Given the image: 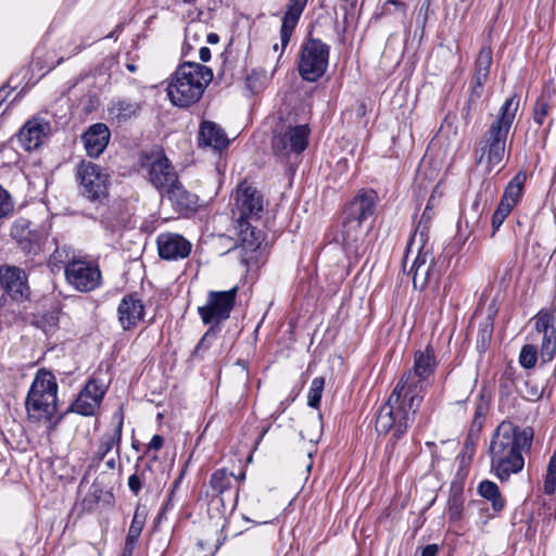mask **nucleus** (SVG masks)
Wrapping results in <instances>:
<instances>
[{"mask_svg": "<svg viewBox=\"0 0 556 556\" xmlns=\"http://www.w3.org/2000/svg\"><path fill=\"white\" fill-rule=\"evenodd\" d=\"M117 29L111 31L108 36H105L106 38H113L115 37V34H116Z\"/></svg>", "mask_w": 556, "mask_h": 556, "instance_id": "0e129e2a", "label": "nucleus"}, {"mask_svg": "<svg viewBox=\"0 0 556 556\" xmlns=\"http://www.w3.org/2000/svg\"><path fill=\"white\" fill-rule=\"evenodd\" d=\"M309 128L307 125L290 127L286 132L278 134L273 139V149L276 153H301L307 147Z\"/></svg>", "mask_w": 556, "mask_h": 556, "instance_id": "6ab92c4d", "label": "nucleus"}, {"mask_svg": "<svg viewBox=\"0 0 556 556\" xmlns=\"http://www.w3.org/2000/svg\"><path fill=\"white\" fill-rule=\"evenodd\" d=\"M511 211L513 210L510 207L500 202L498 206L496 207L492 216L493 235L500 229V227L502 226V224L504 223V220Z\"/></svg>", "mask_w": 556, "mask_h": 556, "instance_id": "8fccbe9b", "label": "nucleus"}, {"mask_svg": "<svg viewBox=\"0 0 556 556\" xmlns=\"http://www.w3.org/2000/svg\"><path fill=\"white\" fill-rule=\"evenodd\" d=\"M159 255L166 261H177L189 256L192 244L178 233H161L156 239Z\"/></svg>", "mask_w": 556, "mask_h": 556, "instance_id": "412c9836", "label": "nucleus"}, {"mask_svg": "<svg viewBox=\"0 0 556 556\" xmlns=\"http://www.w3.org/2000/svg\"><path fill=\"white\" fill-rule=\"evenodd\" d=\"M64 58H61L59 61H58V64H61L63 62Z\"/></svg>", "mask_w": 556, "mask_h": 556, "instance_id": "774afa93", "label": "nucleus"}, {"mask_svg": "<svg viewBox=\"0 0 556 556\" xmlns=\"http://www.w3.org/2000/svg\"><path fill=\"white\" fill-rule=\"evenodd\" d=\"M236 210L239 214L237 222H258L264 212L263 194L252 185L242 181L236 191Z\"/></svg>", "mask_w": 556, "mask_h": 556, "instance_id": "4468645a", "label": "nucleus"}, {"mask_svg": "<svg viewBox=\"0 0 556 556\" xmlns=\"http://www.w3.org/2000/svg\"><path fill=\"white\" fill-rule=\"evenodd\" d=\"M520 97L513 94L501 105L496 118L482 136L477 154L478 162L485 163L488 172L498 165L505 154L506 139L519 109Z\"/></svg>", "mask_w": 556, "mask_h": 556, "instance_id": "f03ea898", "label": "nucleus"}, {"mask_svg": "<svg viewBox=\"0 0 556 556\" xmlns=\"http://www.w3.org/2000/svg\"><path fill=\"white\" fill-rule=\"evenodd\" d=\"M58 382L52 371L40 368L30 384L25 399L28 419L51 421L58 410Z\"/></svg>", "mask_w": 556, "mask_h": 556, "instance_id": "39448f33", "label": "nucleus"}, {"mask_svg": "<svg viewBox=\"0 0 556 556\" xmlns=\"http://www.w3.org/2000/svg\"><path fill=\"white\" fill-rule=\"evenodd\" d=\"M464 503L463 486L460 484H452L446 507V515L451 521H459L463 518Z\"/></svg>", "mask_w": 556, "mask_h": 556, "instance_id": "2f4dec72", "label": "nucleus"}, {"mask_svg": "<svg viewBox=\"0 0 556 556\" xmlns=\"http://www.w3.org/2000/svg\"><path fill=\"white\" fill-rule=\"evenodd\" d=\"M147 511L144 507L138 506L135 510L127 538L138 540L146 523Z\"/></svg>", "mask_w": 556, "mask_h": 556, "instance_id": "ea45409f", "label": "nucleus"}, {"mask_svg": "<svg viewBox=\"0 0 556 556\" xmlns=\"http://www.w3.org/2000/svg\"><path fill=\"white\" fill-rule=\"evenodd\" d=\"M144 477V471L140 475L134 473L128 478V488L135 494L138 495L142 488V478Z\"/></svg>", "mask_w": 556, "mask_h": 556, "instance_id": "3c124183", "label": "nucleus"}, {"mask_svg": "<svg viewBox=\"0 0 556 556\" xmlns=\"http://www.w3.org/2000/svg\"><path fill=\"white\" fill-rule=\"evenodd\" d=\"M378 202V194L372 189H361L346 204L344 217L363 223L374 216Z\"/></svg>", "mask_w": 556, "mask_h": 556, "instance_id": "a211bd4d", "label": "nucleus"}, {"mask_svg": "<svg viewBox=\"0 0 556 556\" xmlns=\"http://www.w3.org/2000/svg\"><path fill=\"white\" fill-rule=\"evenodd\" d=\"M117 315L124 330L134 329L143 319L144 305L137 295H125L118 304Z\"/></svg>", "mask_w": 556, "mask_h": 556, "instance_id": "5701e85b", "label": "nucleus"}, {"mask_svg": "<svg viewBox=\"0 0 556 556\" xmlns=\"http://www.w3.org/2000/svg\"><path fill=\"white\" fill-rule=\"evenodd\" d=\"M478 493L489 501L492 505V509L496 513L502 511L505 506V501L502 497L498 486L495 482L490 480H483L478 485Z\"/></svg>", "mask_w": 556, "mask_h": 556, "instance_id": "f704fd0d", "label": "nucleus"}, {"mask_svg": "<svg viewBox=\"0 0 556 556\" xmlns=\"http://www.w3.org/2000/svg\"><path fill=\"white\" fill-rule=\"evenodd\" d=\"M10 235L26 254L37 252L38 233L31 229L29 219L25 217L16 218L11 226Z\"/></svg>", "mask_w": 556, "mask_h": 556, "instance_id": "a878e982", "label": "nucleus"}, {"mask_svg": "<svg viewBox=\"0 0 556 556\" xmlns=\"http://www.w3.org/2000/svg\"><path fill=\"white\" fill-rule=\"evenodd\" d=\"M392 14H395L400 20H404L406 16V4L400 0H388L382 5L380 15L387 16Z\"/></svg>", "mask_w": 556, "mask_h": 556, "instance_id": "a18cd8bd", "label": "nucleus"}, {"mask_svg": "<svg viewBox=\"0 0 556 556\" xmlns=\"http://www.w3.org/2000/svg\"><path fill=\"white\" fill-rule=\"evenodd\" d=\"M199 146L223 151L229 146V139L219 125L211 121H204L199 128Z\"/></svg>", "mask_w": 556, "mask_h": 556, "instance_id": "bb28decb", "label": "nucleus"}, {"mask_svg": "<svg viewBox=\"0 0 556 556\" xmlns=\"http://www.w3.org/2000/svg\"><path fill=\"white\" fill-rule=\"evenodd\" d=\"M219 329L215 327H210L207 331L204 333L200 342L197 344L192 352V356L197 358H203V352L208 350L212 341L216 338V333Z\"/></svg>", "mask_w": 556, "mask_h": 556, "instance_id": "49530a36", "label": "nucleus"}, {"mask_svg": "<svg viewBox=\"0 0 556 556\" xmlns=\"http://www.w3.org/2000/svg\"><path fill=\"white\" fill-rule=\"evenodd\" d=\"M14 212V201L11 194L0 186V218L9 217Z\"/></svg>", "mask_w": 556, "mask_h": 556, "instance_id": "de8ad7c7", "label": "nucleus"}, {"mask_svg": "<svg viewBox=\"0 0 556 556\" xmlns=\"http://www.w3.org/2000/svg\"><path fill=\"white\" fill-rule=\"evenodd\" d=\"M492 338V326L490 324L480 325L477 337V349L484 352Z\"/></svg>", "mask_w": 556, "mask_h": 556, "instance_id": "09e8293b", "label": "nucleus"}, {"mask_svg": "<svg viewBox=\"0 0 556 556\" xmlns=\"http://www.w3.org/2000/svg\"><path fill=\"white\" fill-rule=\"evenodd\" d=\"M123 434V415L121 414L117 418L115 427L102 434L100 443L96 453V458L100 462L115 448V455L118 458L121 453V443Z\"/></svg>", "mask_w": 556, "mask_h": 556, "instance_id": "c85d7f7f", "label": "nucleus"}, {"mask_svg": "<svg viewBox=\"0 0 556 556\" xmlns=\"http://www.w3.org/2000/svg\"><path fill=\"white\" fill-rule=\"evenodd\" d=\"M105 392L106 386L104 382L97 377H91L66 412L77 413L83 416H92L100 407Z\"/></svg>", "mask_w": 556, "mask_h": 556, "instance_id": "f3484780", "label": "nucleus"}, {"mask_svg": "<svg viewBox=\"0 0 556 556\" xmlns=\"http://www.w3.org/2000/svg\"><path fill=\"white\" fill-rule=\"evenodd\" d=\"M492 65V49L489 46H484L480 49L478 56L475 62L473 78L488 80L490 68Z\"/></svg>", "mask_w": 556, "mask_h": 556, "instance_id": "e433bc0d", "label": "nucleus"}, {"mask_svg": "<svg viewBox=\"0 0 556 556\" xmlns=\"http://www.w3.org/2000/svg\"><path fill=\"white\" fill-rule=\"evenodd\" d=\"M99 496L98 495H93V500H92V503L97 504L99 502Z\"/></svg>", "mask_w": 556, "mask_h": 556, "instance_id": "69168bd1", "label": "nucleus"}, {"mask_svg": "<svg viewBox=\"0 0 556 556\" xmlns=\"http://www.w3.org/2000/svg\"><path fill=\"white\" fill-rule=\"evenodd\" d=\"M433 197L428 200V203L421 214V217L416 226V229L410 238L414 243H426L429 240V229L433 217Z\"/></svg>", "mask_w": 556, "mask_h": 556, "instance_id": "473e14b6", "label": "nucleus"}, {"mask_svg": "<svg viewBox=\"0 0 556 556\" xmlns=\"http://www.w3.org/2000/svg\"><path fill=\"white\" fill-rule=\"evenodd\" d=\"M538 362V349L533 344H526L519 353V364L525 369H531Z\"/></svg>", "mask_w": 556, "mask_h": 556, "instance_id": "37998d69", "label": "nucleus"}, {"mask_svg": "<svg viewBox=\"0 0 556 556\" xmlns=\"http://www.w3.org/2000/svg\"><path fill=\"white\" fill-rule=\"evenodd\" d=\"M212 79L210 67L197 62H185L176 70L167 87L168 98L174 105L187 108L200 100Z\"/></svg>", "mask_w": 556, "mask_h": 556, "instance_id": "20e7f679", "label": "nucleus"}, {"mask_svg": "<svg viewBox=\"0 0 556 556\" xmlns=\"http://www.w3.org/2000/svg\"><path fill=\"white\" fill-rule=\"evenodd\" d=\"M199 58L202 62H207L210 61L211 59V50L205 47V46H202L200 49H199Z\"/></svg>", "mask_w": 556, "mask_h": 556, "instance_id": "6e6d98bb", "label": "nucleus"}, {"mask_svg": "<svg viewBox=\"0 0 556 556\" xmlns=\"http://www.w3.org/2000/svg\"><path fill=\"white\" fill-rule=\"evenodd\" d=\"M163 443H164L163 437L160 435V434H154L152 437L150 443L147 446V452L146 453H148L151 450H154V451L161 450V447L163 446Z\"/></svg>", "mask_w": 556, "mask_h": 556, "instance_id": "864d4df0", "label": "nucleus"}, {"mask_svg": "<svg viewBox=\"0 0 556 556\" xmlns=\"http://www.w3.org/2000/svg\"><path fill=\"white\" fill-rule=\"evenodd\" d=\"M553 92L549 88H544L541 96L536 99L533 108V121L542 126L549 114L552 108Z\"/></svg>", "mask_w": 556, "mask_h": 556, "instance_id": "c9c22d12", "label": "nucleus"}, {"mask_svg": "<svg viewBox=\"0 0 556 556\" xmlns=\"http://www.w3.org/2000/svg\"><path fill=\"white\" fill-rule=\"evenodd\" d=\"M105 465H106V467L109 469L114 470L116 468V465H117L116 458L112 457V458L108 459Z\"/></svg>", "mask_w": 556, "mask_h": 556, "instance_id": "bf43d9fd", "label": "nucleus"}, {"mask_svg": "<svg viewBox=\"0 0 556 556\" xmlns=\"http://www.w3.org/2000/svg\"><path fill=\"white\" fill-rule=\"evenodd\" d=\"M237 365L240 366L242 368V371H244L247 374L248 368H247V364L244 361L238 359Z\"/></svg>", "mask_w": 556, "mask_h": 556, "instance_id": "052dcab7", "label": "nucleus"}, {"mask_svg": "<svg viewBox=\"0 0 556 556\" xmlns=\"http://www.w3.org/2000/svg\"><path fill=\"white\" fill-rule=\"evenodd\" d=\"M140 170L161 193L178 180L174 166L161 150L142 153L140 155Z\"/></svg>", "mask_w": 556, "mask_h": 556, "instance_id": "1a4fd4ad", "label": "nucleus"}, {"mask_svg": "<svg viewBox=\"0 0 556 556\" xmlns=\"http://www.w3.org/2000/svg\"><path fill=\"white\" fill-rule=\"evenodd\" d=\"M486 80L473 78L471 80L470 93L465 106L466 110V118L470 116L471 112L477 111L480 100L484 92V84Z\"/></svg>", "mask_w": 556, "mask_h": 556, "instance_id": "58836bf2", "label": "nucleus"}, {"mask_svg": "<svg viewBox=\"0 0 556 556\" xmlns=\"http://www.w3.org/2000/svg\"><path fill=\"white\" fill-rule=\"evenodd\" d=\"M325 386V379L323 377H316L313 379L308 395H307V404L313 407L317 408L320 404L323 390Z\"/></svg>", "mask_w": 556, "mask_h": 556, "instance_id": "c03bdc74", "label": "nucleus"}, {"mask_svg": "<svg viewBox=\"0 0 556 556\" xmlns=\"http://www.w3.org/2000/svg\"><path fill=\"white\" fill-rule=\"evenodd\" d=\"M535 319V331L542 336L540 356L544 364L551 363L556 356V306L548 311H540Z\"/></svg>", "mask_w": 556, "mask_h": 556, "instance_id": "2eb2a0df", "label": "nucleus"}, {"mask_svg": "<svg viewBox=\"0 0 556 556\" xmlns=\"http://www.w3.org/2000/svg\"><path fill=\"white\" fill-rule=\"evenodd\" d=\"M421 403L395 386L387 402L377 412L375 428L378 434L391 433L395 441L401 439L414 422Z\"/></svg>", "mask_w": 556, "mask_h": 556, "instance_id": "7ed1b4c3", "label": "nucleus"}, {"mask_svg": "<svg viewBox=\"0 0 556 556\" xmlns=\"http://www.w3.org/2000/svg\"><path fill=\"white\" fill-rule=\"evenodd\" d=\"M59 325V313L48 312L36 320V326L40 328L46 334H52L58 329Z\"/></svg>", "mask_w": 556, "mask_h": 556, "instance_id": "a19ab883", "label": "nucleus"}, {"mask_svg": "<svg viewBox=\"0 0 556 556\" xmlns=\"http://www.w3.org/2000/svg\"><path fill=\"white\" fill-rule=\"evenodd\" d=\"M110 137L111 132L105 124L97 123L89 126L81 136L88 156L99 157L106 149Z\"/></svg>", "mask_w": 556, "mask_h": 556, "instance_id": "b1692460", "label": "nucleus"}, {"mask_svg": "<svg viewBox=\"0 0 556 556\" xmlns=\"http://www.w3.org/2000/svg\"><path fill=\"white\" fill-rule=\"evenodd\" d=\"M307 0H290L280 27L281 52L290 42L291 35L306 7Z\"/></svg>", "mask_w": 556, "mask_h": 556, "instance_id": "cd10ccee", "label": "nucleus"}, {"mask_svg": "<svg viewBox=\"0 0 556 556\" xmlns=\"http://www.w3.org/2000/svg\"><path fill=\"white\" fill-rule=\"evenodd\" d=\"M206 35V27L201 22H190L185 28V42L182 46V55H188L194 47L202 42Z\"/></svg>", "mask_w": 556, "mask_h": 556, "instance_id": "72a5a7b5", "label": "nucleus"}, {"mask_svg": "<svg viewBox=\"0 0 556 556\" xmlns=\"http://www.w3.org/2000/svg\"><path fill=\"white\" fill-rule=\"evenodd\" d=\"M237 292L236 287L227 291H210L206 303L198 308L203 324L219 329V325L230 316Z\"/></svg>", "mask_w": 556, "mask_h": 556, "instance_id": "9b49d317", "label": "nucleus"}, {"mask_svg": "<svg viewBox=\"0 0 556 556\" xmlns=\"http://www.w3.org/2000/svg\"><path fill=\"white\" fill-rule=\"evenodd\" d=\"M415 251L416 256L409 270V274L413 276L414 288L419 290H424L427 287L437 288L443 273L434 260L432 247L429 245L428 241L421 244L409 240L405 258Z\"/></svg>", "mask_w": 556, "mask_h": 556, "instance_id": "0eeeda50", "label": "nucleus"}, {"mask_svg": "<svg viewBox=\"0 0 556 556\" xmlns=\"http://www.w3.org/2000/svg\"><path fill=\"white\" fill-rule=\"evenodd\" d=\"M0 286L15 303H23L30 298L26 271L14 265L0 266Z\"/></svg>", "mask_w": 556, "mask_h": 556, "instance_id": "dca6fc26", "label": "nucleus"}, {"mask_svg": "<svg viewBox=\"0 0 556 556\" xmlns=\"http://www.w3.org/2000/svg\"><path fill=\"white\" fill-rule=\"evenodd\" d=\"M50 123L43 118L34 117L25 123L17 134L21 147L26 151L39 148L50 134Z\"/></svg>", "mask_w": 556, "mask_h": 556, "instance_id": "4be33fe9", "label": "nucleus"}, {"mask_svg": "<svg viewBox=\"0 0 556 556\" xmlns=\"http://www.w3.org/2000/svg\"><path fill=\"white\" fill-rule=\"evenodd\" d=\"M531 427L519 428L510 421H502L495 429L489 454L491 471L502 482L523 469V453L529 452L533 441Z\"/></svg>", "mask_w": 556, "mask_h": 556, "instance_id": "f257e3e1", "label": "nucleus"}, {"mask_svg": "<svg viewBox=\"0 0 556 556\" xmlns=\"http://www.w3.org/2000/svg\"><path fill=\"white\" fill-rule=\"evenodd\" d=\"M437 366L434 349L427 345L425 350L415 352L413 368L405 371L395 386L414 395L416 402H422Z\"/></svg>", "mask_w": 556, "mask_h": 556, "instance_id": "423d86ee", "label": "nucleus"}, {"mask_svg": "<svg viewBox=\"0 0 556 556\" xmlns=\"http://www.w3.org/2000/svg\"><path fill=\"white\" fill-rule=\"evenodd\" d=\"M178 484H179V481H176L173 490H175L178 486ZM173 495H174V491H172L169 494V501L173 498Z\"/></svg>", "mask_w": 556, "mask_h": 556, "instance_id": "e2e57ef3", "label": "nucleus"}, {"mask_svg": "<svg viewBox=\"0 0 556 556\" xmlns=\"http://www.w3.org/2000/svg\"><path fill=\"white\" fill-rule=\"evenodd\" d=\"M65 278L75 290L89 292L100 287L102 275L97 263L73 258L65 265Z\"/></svg>", "mask_w": 556, "mask_h": 556, "instance_id": "f8f14e48", "label": "nucleus"}, {"mask_svg": "<svg viewBox=\"0 0 556 556\" xmlns=\"http://www.w3.org/2000/svg\"><path fill=\"white\" fill-rule=\"evenodd\" d=\"M110 116L118 123L126 122L138 115L141 104L138 101L122 98L113 100L108 109Z\"/></svg>", "mask_w": 556, "mask_h": 556, "instance_id": "c756f323", "label": "nucleus"}, {"mask_svg": "<svg viewBox=\"0 0 556 556\" xmlns=\"http://www.w3.org/2000/svg\"><path fill=\"white\" fill-rule=\"evenodd\" d=\"M543 492L546 495H552L556 492V452L552 455L547 465Z\"/></svg>", "mask_w": 556, "mask_h": 556, "instance_id": "79ce46f5", "label": "nucleus"}, {"mask_svg": "<svg viewBox=\"0 0 556 556\" xmlns=\"http://www.w3.org/2000/svg\"><path fill=\"white\" fill-rule=\"evenodd\" d=\"M126 68L130 72V73H135L137 71V66L134 64V63H127L126 64Z\"/></svg>", "mask_w": 556, "mask_h": 556, "instance_id": "680f3d73", "label": "nucleus"}, {"mask_svg": "<svg viewBox=\"0 0 556 556\" xmlns=\"http://www.w3.org/2000/svg\"><path fill=\"white\" fill-rule=\"evenodd\" d=\"M138 540L126 536L125 545L121 556H132Z\"/></svg>", "mask_w": 556, "mask_h": 556, "instance_id": "603ef678", "label": "nucleus"}, {"mask_svg": "<svg viewBox=\"0 0 556 556\" xmlns=\"http://www.w3.org/2000/svg\"><path fill=\"white\" fill-rule=\"evenodd\" d=\"M90 43H80V45H77L75 46L67 54V59L71 58V56H74L76 54H78L79 52H81L87 46H89Z\"/></svg>", "mask_w": 556, "mask_h": 556, "instance_id": "4d7b16f0", "label": "nucleus"}, {"mask_svg": "<svg viewBox=\"0 0 556 556\" xmlns=\"http://www.w3.org/2000/svg\"><path fill=\"white\" fill-rule=\"evenodd\" d=\"M273 49H274L275 51H278V45H277V43H276V45H274Z\"/></svg>", "mask_w": 556, "mask_h": 556, "instance_id": "338daca9", "label": "nucleus"}, {"mask_svg": "<svg viewBox=\"0 0 556 556\" xmlns=\"http://www.w3.org/2000/svg\"><path fill=\"white\" fill-rule=\"evenodd\" d=\"M163 193L170 201L174 210L181 215L193 213L198 208V195L188 191L179 179Z\"/></svg>", "mask_w": 556, "mask_h": 556, "instance_id": "393cba45", "label": "nucleus"}, {"mask_svg": "<svg viewBox=\"0 0 556 556\" xmlns=\"http://www.w3.org/2000/svg\"><path fill=\"white\" fill-rule=\"evenodd\" d=\"M438 552L439 547L437 544H429L422 548L421 556H437Z\"/></svg>", "mask_w": 556, "mask_h": 556, "instance_id": "5fc2aeb1", "label": "nucleus"}, {"mask_svg": "<svg viewBox=\"0 0 556 556\" xmlns=\"http://www.w3.org/2000/svg\"><path fill=\"white\" fill-rule=\"evenodd\" d=\"M367 231L363 228V223L354 219L343 218L341 229V244L349 256L361 257L366 252L365 238Z\"/></svg>", "mask_w": 556, "mask_h": 556, "instance_id": "aec40b11", "label": "nucleus"}, {"mask_svg": "<svg viewBox=\"0 0 556 556\" xmlns=\"http://www.w3.org/2000/svg\"><path fill=\"white\" fill-rule=\"evenodd\" d=\"M526 180V173L518 172L507 184L500 202L513 210L522 198Z\"/></svg>", "mask_w": 556, "mask_h": 556, "instance_id": "7c9ffc66", "label": "nucleus"}, {"mask_svg": "<svg viewBox=\"0 0 556 556\" xmlns=\"http://www.w3.org/2000/svg\"><path fill=\"white\" fill-rule=\"evenodd\" d=\"M80 193L91 202H102L108 197L109 174L99 165L81 161L77 165Z\"/></svg>", "mask_w": 556, "mask_h": 556, "instance_id": "9d476101", "label": "nucleus"}, {"mask_svg": "<svg viewBox=\"0 0 556 556\" xmlns=\"http://www.w3.org/2000/svg\"><path fill=\"white\" fill-rule=\"evenodd\" d=\"M236 480L237 478L232 472L226 469H218L212 475L210 483L214 491L224 495L232 489L233 481Z\"/></svg>", "mask_w": 556, "mask_h": 556, "instance_id": "4c0bfd02", "label": "nucleus"}, {"mask_svg": "<svg viewBox=\"0 0 556 556\" xmlns=\"http://www.w3.org/2000/svg\"><path fill=\"white\" fill-rule=\"evenodd\" d=\"M329 53L330 47L327 43L317 38H306L300 50V76L311 83L318 80L328 68Z\"/></svg>", "mask_w": 556, "mask_h": 556, "instance_id": "6e6552de", "label": "nucleus"}, {"mask_svg": "<svg viewBox=\"0 0 556 556\" xmlns=\"http://www.w3.org/2000/svg\"><path fill=\"white\" fill-rule=\"evenodd\" d=\"M251 220H240L238 224V238L242 251V263L248 267L258 265L263 260L262 244L265 235L257 229Z\"/></svg>", "mask_w": 556, "mask_h": 556, "instance_id": "ddd939ff", "label": "nucleus"}, {"mask_svg": "<svg viewBox=\"0 0 556 556\" xmlns=\"http://www.w3.org/2000/svg\"><path fill=\"white\" fill-rule=\"evenodd\" d=\"M204 37H206V41L212 45L217 43L219 41V36L215 33H206Z\"/></svg>", "mask_w": 556, "mask_h": 556, "instance_id": "13d9d810", "label": "nucleus"}]
</instances>
